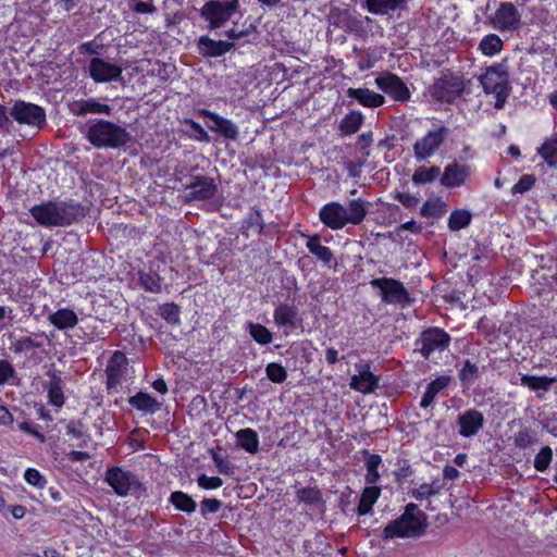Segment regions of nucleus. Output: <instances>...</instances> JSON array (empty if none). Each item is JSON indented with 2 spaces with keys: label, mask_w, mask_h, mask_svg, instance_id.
<instances>
[{
  "label": "nucleus",
  "mask_w": 557,
  "mask_h": 557,
  "mask_svg": "<svg viewBox=\"0 0 557 557\" xmlns=\"http://www.w3.org/2000/svg\"><path fill=\"white\" fill-rule=\"evenodd\" d=\"M448 129L441 126L437 129H432L421 139L417 140L413 145L414 157L418 161L425 160L434 154V152L444 143Z\"/></svg>",
  "instance_id": "nucleus-12"
},
{
  "label": "nucleus",
  "mask_w": 557,
  "mask_h": 557,
  "mask_svg": "<svg viewBox=\"0 0 557 557\" xmlns=\"http://www.w3.org/2000/svg\"><path fill=\"white\" fill-rule=\"evenodd\" d=\"M184 190H190L185 196V201H205L212 199L218 193L214 178L206 175H194L190 182L184 185Z\"/></svg>",
  "instance_id": "nucleus-9"
},
{
  "label": "nucleus",
  "mask_w": 557,
  "mask_h": 557,
  "mask_svg": "<svg viewBox=\"0 0 557 557\" xmlns=\"http://www.w3.org/2000/svg\"><path fill=\"white\" fill-rule=\"evenodd\" d=\"M86 139L96 148H121L131 141V134L116 123L107 120L91 122L86 132Z\"/></svg>",
  "instance_id": "nucleus-3"
},
{
  "label": "nucleus",
  "mask_w": 557,
  "mask_h": 557,
  "mask_svg": "<svg viewBox=\"0 0 557 557\" xmlns=\"http://www.w3.org/2000/svg\"><path fill=\"white\" fill-rule=\"evenodd\" d=\"M267 377L273 383H283L287 379L286 369L277 362H271L265 367Z\"/></svg>",
  "instance_id": "nucleus-50"
},
{
  "label": "nucleus",
  "mask_w": 557,
  "mask_h": 557,
  "mask_svg": "<svg viewBox=\"0 0 557 557\" xmlns=\"http://www.w3.org/2000/svg\"><path fill=\"white\" fill-rule=\"evenodd\" d=\"M89 212V208L74 199L46 201L33 206L30 215L41 226L65 227L81 222Z\"/></svg>",
  "instance_id": "nucleus-1"
},
{
  "label": "nucleus",
  "mask_w": 557,
  "mask_h": 557,
  "mask_svg": "<svg viewBox=\"0 0 557 557\" xmlns=\"http://www.w3.org/2000/svg\"><path fill=\"white\" fill-rule=\"evenodd\" d=\"M371 203L361 198L351 199L345 206L346 220L348 224L359 225L369 212Z\"/></svg>",
  "instance_id": "nucleus-27"
},
{
  "label": "nucleus",
  "mask_w": 557,
  "mask_h": 557,
  "mask_svg": "<svg viewBox=\"0 0 557 557\" xmlns=\"http://www.w3.org/2000/svg\"><path fill=\"white\" fill-rule=\"evenodd\" d=\"M354 52L359 55L358 69L360 71H367L374 66L377 61V57L373 51H360L357 47L354 48Z\"/></svg>",
  "instance_id": "nucleus-53"
},
{
  "label": "nucleus",
  "mask_w": 557,
  "mask_h": 557,
  "mask_svg": "<svg viewBox=\"0 0 557 557\" xmlns=\"http://www.w3.org/2000/svg\"><path fill=\"white\" fill-rule=\"evenodd\" d=\"M235 48L234 41L228 40H215L209 35H202L197 39V49L200 55L203 58H219Z\"/></svg>",
  "instance_id": "nucleus-18"
},
{
  "label": "nucleus",
  "mask_w": 557,
  "mask_h": 557,
  "mask_svg": "<svg viewBox=\"0 0 557 557\" xmlns=\"http://www.w3.org/2000/svg\"><path fill=\"white\" fill-rule=\"evenodd\" d=\"M471 219L470 211L465 209L454 210L448 219V227L453 232L460 231L470 224Z\"/></svg>",
  "instance_id": "nucleus-40"
},
{
  "label": "nucleus",
  "mask_w": 557,
  "mask_h": 557,
  "mask_svg": "<svg viewBox=\"0 0 557 557\" xmlns=\"http://www.w3.org/2000/svg\"><path fill=\"white\" fill-rule=\"evenodd\" d=\"M513 445L519 449L531 448L540 442L539 433L530 426H523L512 437Z\"/></svg>",
  "instance_id": "nucleus-34"
},
{
  "label": "nucleus",
  "mask_w": 557,
  "mask_h": 557,
  "mask_svg": "<svg viewBox=\"0 0 557 557\" xmlns=\"http://www.w3.org/2000/svg\"><path fill=\"white\" fill-rule=\"evenodd\" d=\"M537 153L541 157L555 156L557 153V137L546 139L542 146L537 149Z\"/></svg>",
  "instance_id": "nucleus-63"
},
{
  "label": "nucleus",
  "mask_w": 557,
  "mask_h": 557,
  "mask_svg": "<svg viewBox=\"0 0 557 557\" xmlns=\"http://www.w3.org/2000/svg\"><path fill=\"white\" fill-rule=\"evenodd\" d=\"M479 81L486 94L510 89L509 74L505 63H496L487 67L485 73L479 77Z\"/></svg>",
  "instance_id": "nucleus-11"
},
{
  "label": "nucleus",
  "mask_w": 557,
  "mask_h": 557,
  "mask_svg": "<svg viewBox=\"0 0 557 557\" xmlns=\"http://www.w3.org/2000/svg\"><path fill=\"white\" fill-rule=\"evenodd\" d=\"M211 458L218 469V471L222 474H232L233 473V467L231 462L222 457L216 450L211 449L210 450Z\"/></svg>",
  "instance_id": "nucleus-57"
},
{
  "label": "nucleus",
  "mask_w": 557,
  "mask_h": 557,
  "mask_svg": "<svg viewBox=\"0 0 557 557\" xmlns=\"http://www.w3.org/2000/svg\"><path fill=\"white\" fill-rule=\"evenodd\" d=\"M24 478L29 485L36 486L38 488H42L47 483L46 479L40 474V472L34 468H28L25 471Z\"/></svg>",
  "instance_id": "nucleus-59"
},
{
  "label": "nucleus",
  "mask_w": 557,
  "mask_h": 557,
  "mask_svg": "<svg viewBox=\"0 0 557 557\" xmlns=\"http://www.w3.org/2000/svg\"><path fill=\"white\" fill-rule=\"evenodd\" d=\"M491 22L494 28L499 32H513L520 26L521 14L511 2H503L491 18Z\"/></svg>",
  "instance_id": "nucleus-14"
},
{
  "label": "nucleus",
  "mask_w": 557,
  "mask_h": 557,
  "mask_svg": "<svg viewBox=\"0 0 557 557\" xmlns=\"http://www.w3.org/2000/svg\"><path fill=\"white\" fill-rule=\"evenodd\" d=\"M409 0H364L368 12L376 15H387L396 10H405Z\"/></svg>",
  "instance_id": "nucleus-24"
},
{
  "label": "nucleus",
  "mask_w": 557,
  "mask_h": 557,
  "mask_svg": "<svg viewBox=\"0 0 557 557\" xmlns=\"http://www.w3.org/2000/svg\"><path fill=\"white\" fill-rule=\"evenodd\" d=\"M238 8V0H209L200 9V16L209 23L208 29L214 30L222 27L228 20H231Z\"/></svg>",
  "instance_id": "nucleus-4"
},
{
  "label": "nucleus",
  "mask_w": 557,
  "mask_h": 557,
  "mask_svg": "<svg viewBox=\"0 0 557 557\" xmlns=\"http://www.w3.org/2000/svg\"><path fill=\"white\" fill-rule=\"evenodd\" d=\"M66 434L77 440L89 437L82 420H71L66 424Z\"/></svg>",
  "instance_id": "nucleus-56"
},
{
  "label": "nucleus",
  "mask_w": 557,
  "mask_h": 557,
  "mask_svg": "<svg viewBox=\"0 0 557 557\" xmlns=\"http://www.w3.org/2000/svg\"><path fill=\"white\" fill-rule=\"evenodd\" d=\"M521 384L523 386L529 387L532 391H544L547 392L550 389L553 383L556 381L555 377H548V376H535V375H529L523 374L520 379Z\"/></svg>",
  "instance_id": "nucleus-39"
},
{
  "label": "nucleus",
  "mask_w": 557,
  "mask_h": 557,
  "mask_svg": "<svg viewBox=\"0 0 557 557\" xmlns=\"http://www.w3.org/2000/svg\"><path fill=\"white\" fill-rule=\"evenodd\" d=\"M245 223L248 228H256L258 234H262L264 228V222L260 210H255L253 212L249 213V215L245 220Z\"/></svg>",
  "instance_id": "nucleus-60"
},
{
  "label": "nucleus",
  "mask_w": 557,
  "mask_h": 557,
  "mask_svg": "<svg viewBox=\"0 0 557 557\" xmlns=\"http://www.w3.org/2000/svg\"><path fill=\"white\" fill-rule=\"evenodd\" d=\"M298 309L295 306L285 302H281L273 313L274 322L278 326H289L292 329L295 327Z\"/></svg>",
  "instance_id": "nucleus-32"
},
{
  "label": "nucleus",
  "mask_w": 557,
  "mask_h": 557,
  "mask_svg": "<svg viewBox=\"0 0 557 557\" xmlns=\"http://www.w3.org/2000/svg\"><path fill=\"white\" fill-rule=\"evenodd\" d=\"M158 313L170 324L180 323V308L175 304H164L159 307Z\"/></svg>",
  "instance_id": "nucleus-51"
},
{
  "label": "nucleus",
  "mask_w": 557,
  "mask_h": 557,
  "mask_svg": "<svg viewBox=\"0 0 557 557\" xmlns=\"http://www.w3.org/2000/svg\"><path fill=\"white\" fill-rule=\"evenodd\" d=\"M47 374L50 377L47 387L49 401L51 405L60 408L64 404L63 380L57 371H49Z\"/></svg>",
  "instance_id": "nucleus-30"
},
{
  "label": "nucleus",
  "mask_w": 557,
  "mask_h": 557,
  "mask_svg": "<svg viewBox=\"0 0 557 557\" xmlns=\"http://www.w3.org/2000/svg\"><path fill=\"white\" fill-rule=\"evenodd\" d=\"M48 321L58 330H69L77 325L78 317L72 309L62 308L50 313Z\"/></svg>",
  "instance_id": "nucleus-28"
},
{
  "label": "nucleus",
  "mask_w": 557,
  "mask_h": 557,
  "mask_svg": "<svg viewBox=\"0 0 557 557\" xmlns=\"http://www.w3.org/2000/svg\"><path fill=\"white\" fill-rule=\"evenodd\" d=\"M336 25L344 28L349 33H360L362 30V23L357 17L349 15L348 13L341 14Z\"/></svg>",
  "instance_id": "nucleus-52"
},
{
  "label": "nucleus",
  "mask_w": 557,
  "mask_h": 557,
  "mask_svg": "<svg viewBox=\"0 0 557 557\" xmlns=\"http://www.w3.org/2000/svg\"><path fill=\"white\" fill-rule=\"evenodd\" d=\"M15 375L13 366L8 360H0V385Z\"/></svg>",
  "instance_id": "nucleus-64"
},
{
  "label": "nucleus",
  "mask_w": 557,
  "mask_h": 557,
  "mask_svg": "<svg viewBox=\"0 0 557 557\" xmlns=\"http://www.w3.org/2000/svg\"><path fill=\"white\" fill-rule=\"evenodd\" d=\"M70 111L77 116H84L87 114H110L112 108L107 103H101L95 98L86 100L74 101L70 106Z\"/></svg>",
  "instance_id": "nucleus-23"
},
{
  "label": "nucleus",
  "mask_w": 557,
  "mask_h": 557,
  "mask_svg": "<svg viewBox=\"0 0 557 557\" xmlns=\"http://www.w3.org/2000/svg\"><path fill=\"white\" fill-rule=\"evenodd\" d=\"M536 177L533 174L522 175L518 183L511 188V194H524L529 191L535 184Z\"/></svg>",
  "instance_id": "nucleus-55"
},
{
  "label": "nucleus",
  "mask_w": 557,
  "mask_h": 557,
  "mask_svg": "<svg viewBox=\"0 0 557 557\" xmlns=\"http://www.w3.org/2000/svg\"><path fill=\"white\" fill-rule=\"evenodd\" d=\"M199 487L205 490H214L223 484V480L219 476H208L207 474H200L197 479Z\"/></svg>",
  "instance_id": "nucleus-61"
},
{
  "label": "nucleus",
  "mask_w": 557,
  "mask_h": 557,
  "mask_svg": "<svg viewBox=\"0 0 557 557\" xmlns=\"http://www.w3.org/2000/svg\"><path fill=\"white\" fill-rule=\"evenodd\" d=\"M250 35H255L253 39L258 38L257 26L253 23H250L248 26L243 25L242 28L234 24V26L225 32V36L230 39L228 41H234L236 39L248 37Z\"/></svg>",
  "instance_id": "nucleus-47"
},
{
  "label": "nucleus",
  "mask_w": 557,
  "mask_h": 557,
  "mask_svg": "<svg viewBox=\"0 0 557 557\" xmlns=\"http://www.w3.org/2000/svg\"><path fill=\"white\" fill-rule=\"evenodd\" d=\"M450 382V376L443 375L440 376L426 385L425 392L420 401L421 408H428L435 399L436 395L444 388L448 386Z\"/></svg>",
  "instance_id": "nucleus-33"
},
{
  "label": "nucleus",
  "mask_w": 557,
  "mask_h": 557,
  "mask_svg": "<svg viewBox=\"0 0 557 557\" xmlns=\"http://www.w3.org/2000/svg\"><path fill=\"white\" fill-rule=\"evenodd\" d=\"M319 218L326 227L334 231L342 230L348 224L345 206L337 201L325 203L319 211Z\"/></svg>",
  "instance_id": "nucleus-17"
},
{
  "label": "nucleus",
  "mask_w": 557,
  "mask_h": 557,
  "mask_svg": "<svg viewBox=\"0 0 557 557\" xmlns=\"http://www.w3.org/2000/svg\"><path fill=\"white\" fill-rule=\"evenodd\" d=\"M363 123V115L359 111H350L339 122L338 129L342 135L348 136L357 133Z\"/></svg>",
  "instance_id": "nucleus-35"
},
{
  "label": "nucleus",
  "mask_w": 557,
  "mask_h": 557,
  "mask_svg": "<svg viewBox=\"0 0 557 557\" xmlns=\"http://www.w3.org/2000/svg\"><path fill=\"white\" fill-rule=\"evenodd\" d=\"M126 366L127 359L125 355L121 351H115L106 368L108 388H113L122 383Z\"/></svg>",
  "instance_id": "nucleus-22"
},
{
  "label": "nucleus",
  "mask_w": 557,
  "mask_h": 557,
  "mask_svg": "<svg viewBox=\"0 0 557 557\" xmlns=\"http://www.w3.org/2000/svg\"><path fill=\"white\" fill-rule=\"evenodd\" d=\"M370 284L380 289L382 301L385 304H406L410 299L404 284L393 277L374 278Z\"/></svg>",
  "instance_id": "nucleus-8"
},
{
  "label": "nucleus",
  "mask_w": 557,
  "mask_h": 557,
  "mask_svg": "<svg viewBox=\"0 0 557 557\" xmlns=\"http://www.w3.org/2000/svg\"><path fill=\"white\" fill-rule=\"evenodd\" d=\"M380 488L376 486H369L363 490L357 507L359 516H364L371 511L372 506L380 496Z\"/></svg>",
  "instance_id": "nucleus-38"
},
{
  "label": "nucleus",
  "mask_w": 557,
  "mask_h": 557,
  "mask_svg": "<svg viewBox=\"0 0 557 557\" xmlns=\"http://www.w3.org/2000/svg\"><path fill=\"white\" fill-rule=\"evenodd\" d=\"M484 416L476 409H468L457 418L458 434L462 437L476 435L484 426Z\"/></svg>",
  "instance_id": "nucleus-19"
},
{
  "label": "nucleus",
  "mask_w": 557,
  "mask_h": 557,
  "mask_svg": "<svg viewBox=\"0 0 557 557\" xmlns=\"http://www.w3.org/2000/svg\"><path fill=\"white\" fill-rule=\"evenodd\" d=\"M139 284L145 290L150 293H160L162 290L161 277L152 269L151 264L148 271L139 272Z\"/></svg>",
  "instance_id": "nucleus-37"
},
{
  "label": "nucleus",
  "mask_w": 557,
  "mask_h": 557,
  "mask_svg": "<svg viewBox=\"0 0 557 557\" xmlns=\"http://www.w3.org/2000/svg\"><path fill=\"white\" fill-rule=\"evenodd\" d=\"M449 344V334L440 327H429L424 330L416 342L417 346L420 345V348L418 349L419 352L425 359H429L431 354L436 350H445L446 348H448Z\"/></svg>",
  "instance_id": "nucleus-7"
},
{
  "label": "nucleus",
  "mask_w": 557,
  "mask_h": 557,
  "mask_svg": "<svg viewBox=\"0 0 557 557\" xmlns=\"http://www.w3.org/2000/svg\"><path fill=\"white\" fill-rule=\"evenodd\" d=\"M197 113L210 120V122L207 123V127L210 131L220 134L225 139L236 140L238 138V127L231 120L223 117L208 109H199Z\"/></svg>",
  "instance_id": "nucleus-16"
},
{
  "label": "nucleus",
  "mask_w": 557,
  "mask_h": 557,
  "mask_svg": "<svg viewBox=\"0 0 557 557\" xmlns=\"http://www.w3.org/2000/svg\"><path fill=\"white\" fill-rule=\"evenodd\" d=\"M169 502L175 507L176 510L191 515L196 511L197 504L191 496L182 492H172Z\"/></svg>",
  "instance_id": "nucleus-36"
},
{
  "label": "nucleus",
  "mask_w": 557,
  "mask_h": 557,
  "mask_svg": "<svg viewBox=\"0 0 557 557\" xmlns=\"http://www.w3.org/2000/svg\"><path fill=\"white\" fill-rule=\"evenodd\" d=\"M346 95L368 108H377L385 102V98L382 95L368 88H348Z\"/></svg>",
  "instance_id": "nucleus-25"
},
{
  "label": "nucleus",
  "mask_w": 557,
  "mask_h": 557,
  "mask_svg": "<svg viewBox=\"0 0 557 557\" xmlns=\"http://www.w3.org/2000/svg\"><path fill=\"white\" fill-rule=\"evenodd\" d=\"M480 375L479 368L472 363L469 359H467L459 370L458 377L459 380L466 384L470 385L476 380Z\"/></svg>",
  "instance_id": "nucleus-49"
},
{
  "label": "nucleus",
  "mask_w": 557,
  "mask_h": 557,
  "mask_svg": "<svg viewBox=\"0 0 557 557\" xmlns=\"http://www.w3.org/2000/svg\"><path fill=\"white\" fill-rule=\"evenodd\" d=\"M479 48L485 55H494L502 51L503 40L496 34H490L482 38Z\"/></svg>",
  "instance_id": "nucleus-41"
},
{
  "label": "nucleus",
  "mask_w": 557,
  "mask_h": 557,
  "mask_svg": "<svg viewBox=\"0 0 557 557\" xmlns=\"http://www.w3.org/2000/svg\"><path fill=\"white\" fill-rule=\"evenodd\" d=\"M235 437L239 448L252 455L259 451V435L255 430L250 428L240 429L235 433Z\"/></svg>",
  "instance_id": "nucleus-31"
},
{
  "label": "nucleus",
  "mask_w": 557,
  "mask_h": 557,
  "mask_svg": "<svg viewBox=\"0 0 557 557\" xmlns=\"http://www.w3.org/2000/svg\"><path fill=\"white\" fill-rule=\"evenodd\" d=\"M553 460V449L549 446H543L535 455L533 467L537 472H545Z\"/></svg>",
  "instance_id": "nucleus-48"
},
{
  "label": "nucleus",
  "mask_w": 557,
  "mask_h": 557,
  "mask_svg": "<svg viewBox=\"0 0 557 557\" xmlns=\"http://www.w3.org/2000/svg\"><path fill=\"white\" fill-rule=\"evenodd\" d=\"M246 330L249 335L260 345H268L272 342V333L262 324L248 322Z\"/></svg>",
  "instance_id": "nucleus-42"
},
{
  "label": "nucleus",
  "mask_w": 557,
  "mask_h": 557,
  "mask_svg": "<svg viewBox=\"0 0 557 557\" xmlns=\"http://www.w3.org/2000/svg\"><path fill=\"white\" fill-rule=\"evenodd\" d=\"M104 481L121 497H125L137 490H144L143 484L133 472L125 471L120 467L109 468L106 471Z\"/></svg>",
  "instance_id": "nucleus-5"
},
{
  "label": "nucleus",
  "mask_w": 557,
  "mask_h": 557,
  "mask_svg": "<svg viewBox=\"0 0 557 557\" xmlns=\"http://www.w3.org/2000/svg\"><path fill=\"white\" fill-rule=\"evenodd\" d=\"M428 528V516L416 504H408L404 513L389 521L382 530L380 536L387 541L396 537L419 539Z\"/></svg>",
  "instance_id": "nucleus-2"
},
{
  "label": "nucleus",
  "mask_w": 557,
  "mask_h": 557,
  "mask_svg": "<svg viewBox=\"0 0 557 557\" xmlns=\"http://www.w3.org/2000/svg\"><path fill=\"white\" fill-rule=\"evenodd\" d=\"M104 49V45L96 40L86 41L77 47L79 54L100 55Z\"/></svg>",
  "instance_id": "nucleus-58"
},
{
  "label": "nucleus",
  "mask_w": 557,
  "mask_h": 557,
  "mask_svg": "<svg viewBox=\"0 0 557 557\" xmlns=\"http://www.w3.org/2000/svg\"><path fill=\"white\" fill-rule=\"evenodd\" d=\"M306 247L310 253H312L318 260L329 265L330 268L332 264H337L332 250L321 244V238L319 235L308 236Z\"/></svg>",
  "instance_id": "nucleus-26"
},
{
  "label": "nucleus",
  "mask_w": 557,
  "mask_h": 557,
  "mask_svg": "<svg viewBox=\"0 0 557 557\" xmlns=\"http://www.w3.org/2000/svg\"><path fill=\"white\" fill-rule=\"evenodd\" d=\"M296 497L299 502L305 503L306 505H317L322 502V493L315 486L301 487L297 490Z\"/></svg>",
  "instance_id": "nucleus-46"
},
{
  "label": "nucleus",
  "mask_w": 557,
  "mask_h": 557,
  "mask_svg": "<svg viewBox=\"0 0 557 557\" xmlns=\"http://www.w3.org/2000/svg\"><path fill=\"white\" fill-rule=\"evenodd\" d=\"M128 404L138 411L149 414H153L161 409V403L144 392H138L136 395L129 397Z\"/></svg>",
  "instance_id": "nucleus-29"
},
{
  "label": "nucleus",
  "mask_w": 557,
  "mask_h": 557,
  "mask_svg": "<svg viewBox=\"0 0 557 557\" xmlns=\"http://www.w3.org/2000/svg\"><path fill=\"white\" fill-rule=\"evenodd\" d=\"M446 212V203L440 198L426 200L420 209L425 218H440Z\"/></svg>",
  "instance_id": "nucleus-43"
},
{
  "label": "nucleus",
  "mask_w": 557,
  "mask_h": 557,
  "mask_svg": "<svg viewBox=\"0 0 557 557\" xmlns=\"http://www.w3.org/2000/svg\"><path fill=\"white\" fill-rule=\"evenodd\" d=\"M222 507L221 500L216 498H203L200 503V511L202 516L215 513Z\"/></svg>",
  "instance_id": "nucleus-62"
},
{
  "label": "nucleus",
  "mask_w": 557,
  "mask_h": 557,
  "mask_svg": "<svg viewBox=\"0 0 557 557\" xmlns=\"http://www.w3.org/2000/svg\"><path fill=\"white\" fill-rule=\"evenodd\" d=\"M379 89L389 95L396 101H407L410 98V91L406 84L391 72L383 73L375 78Z\"/></svg>",
  "instance_id": "nucleus-15"
},
{
  "label": "nucleus",
  "mask_w": 557,
  "mask_h": 557,
  "mask_svg": "<svg viewBox=\"0 0 557 557\" xmlns=\"http://www.w3.org/2000/svg\"><path fill=\"white\" fill-rule=\"evenodd\" d=\"M10 115L18 124H26L37 128H41L46 124V112L44 108L23 100H16L13 103L10 109Z\"/></svg>",
  "instance_id": "nucleus-6"
},
{
  "label": "nucleus",
  "mask_w": 557,
  "mask_h": 557,
  "mask_svg": "<svg viewBox=\"0 0 557 557\" xmlns=\"http://www.w3.org/2000/svg\"><path fill=\"white\" fill-rule=\"evenodd\" d=\"M463 89L465 84L460 77L444 75L434 82L430 91L436 100L449 103L460 97Z\"/></svg>",
  "instance_id": "nucleus-10"
},
{
  "label": "nucleus",
  "mask_w": 557,
  "mask_h": 557,
  "mask_svg": "<svg viewBox=\"0 0 557 557\" xmlns=\"http://www.w3.org/2000/svg\"><path fill=\"white\" fill-rule=\"evenodd\" d=\"M358 374L350 380V387L362 394H369L379 386V376L374 375L370 370V364L360 362L356 363Z\"/></svg>",
  "instance_id": "nucleus-20"
},
{
  "label": "nucleus",
  "mask_w": 557,
  "mask_h": 557,
  "mask_svg": "<svg viewBox=\"0 0 557 557\" xmlns=\"http://www.w3.org/2000/svg\"><path fill=\"white\" fill-rule=\"evenodd\" d=\"M470 173L469 165L453 162L445 166L440 181L446 188H456L465 184Z\"/></svg>",
  "instance_id": "nucleus-21"
},
{
  "label": "nucleus",
  "mask_w": 557,
  "mask_h": 557,
  "mask_svg": "<svg viewBox=\"0 0 557 557\" xmlns=\"http://www.w3.org/2000/svg\"><path fill=\"white\" fill-rule=\"evenodd\" d=\"M185 125L189 126L190 129L194 132L193 134L189 135L190 138H194L198 141H201V143H209L210 141V136L209 134L207 133V131L196 121L191 120V119H186L185 120Z\"/></svg>",
  "instance_id": "nucleus-54"
},
{
  "label": "nucleus",
  "mask_w": 557,
  "mask_h": 557,
  "mask_svg": "<svg viewBox=\"0 0 557 557\" xmlns=\"http://www.w3.org/2000/svg\"><path fill=\"white\" fill-rule=\"evenodd\" d=\"M88 73L95 83L102 84L122 79L123 70L101 58H92L89 62Z\"/></svg>",
  "instance_id": "nucleus-13"
},
{
  "label": "nucleus",
  "mask_w": 557,
  "mask_h": 557,
  "mask_svg": "<svg viewBox=\"0 0 557 557\" xmlns=\"http://www.w3.org/2000/svg\"><path fill=\"white\" fill-rule=\"evenodd\" d=\"M440 174H441V170L438 166H431V168L420 166L416 170V172L412 176V182L416 185L431 183L435 178H437L440 176Z\"/></svg>",
  "instance_id": "nucleus-45"
},
{
  "label": "nucleus",
  "mask_w": 557,
  "mask_h": 557,
  "mask_svg": "<svg viewBox=\"0 0 557 557\" xmlns=\"http://www.w3.org/2000/svg\"><path fill=\"white\" fill-rule=\"evenodd\" d=\"M39 337H46L50 339V337L46 335L44 332L34 334L33 336L22 337L15 343L13 351L15 354H21L28 349L41 348L44 345L41 342L38 341Z\"/></svg>",
  "instance_id": "nucleus-44"
}]
</instances>
